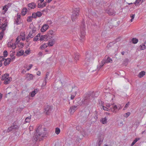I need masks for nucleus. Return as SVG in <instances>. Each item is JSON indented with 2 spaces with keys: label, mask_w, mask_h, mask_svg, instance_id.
Masks as SVG:
<instances>
[{
  "label": "nucleus",
  "mask_w": 146,
  "mask_h": 146,
  "mask_svg": "<svg viewBox=\"0 0 146 146\" xmlns=\"http://www.w3.org/2000/svg\"><path fill=\"white\" fill-rule=\"evenodd\" d=\"M95 93L94 92L92 91L89 92L85 98L82 100V104L86 105H88L90 100H92L94 97L96 96H95Z\"/></svg>",
  "instance_id": "1"
},
{
  "label": "nucleus",
  "mask_w": 146,
  "mask_h": 146,
  "mask_svg": "<svg viewBox=\"0 0 146 146\" xmlns=\"http://www.w3.org/2000/svg\"><path fill=\"white\" fill-rule=\"evenodd\" d=\"M41 127V126H39L36 131V135L34 138V139L35 141L39 140L40 141L42 140V138L46 136V133L45 132L43 133L40 132V130Z\"/></svg>",
  "instance_id": "2"
},
{
  "label": "nucleus",
  "mask_w": 146,
  "mask_h": 146,
  "mask_svg": "<svg viewBox=\"0 0 146 146\" xmlns=\"http://www.w3.org/2000/svg\"><path fill=\"white\" fill-rule=\"evenodd\" d=\"M94 59L93 54L87 52L85 60V65L86 66H88L91 64L93 62Z\"/></svg>",
  "instance_id": "3"
},
{
  "label": "nucleus",
  "mask_w": 146,
  "mask_h": 146,
  "mask_svg": "<svg viewBox=\"0 0 146 146\" xmlns=\"http://www.w3.org/2000/svg\"><path fill=\"white\" fill-rule=\"evenodd\" d=\"M80 11V8H78L75 9L73 11L72 14V20L73 21H75L79 15V12Z\"/></svg>",
  "instance_id": "4"
},
{
  "label": "nucleus",
  "mask_w": 146,
  "mask_h": 146,
  "mask_svg": "<svg viewBox=\"0 0 146 146\" xmlns=\"http://www.w3.org/2000/svg\"><path fill=\"white\" fill-rule=\"evenodd\" d=\"M2 80H5L4 82V84H9L11 80V78L9 77V74H6L3 75L1 78Z\"/></svg>",
  "instance_id": "5"
},
{
  "label": "nucleus",
  "mask_w": 146,
  "mask_h": 146,
  "mask_svg": "<svg viewBox=\"0 0 146 146\" xmlns=\"http://www.w3.org/2000/svg\"><path fill=\"white\" fill-rule=\"evenodd\" d=\"M85 27V23L84 21H83L82 22V29L83 31L81 32V35H80V39L82 41L83 40L85 37V33L84 31Z\"/></svg>",
  "instance_id": "6"
},
{
  "label": "nucleus",
  "mask_w": 146,
  "mask_h": 146,
  "mask_svg": "<svg viewBox=\"0 0 146 146\" xmlns=\"http://www.w3.org/2000/svg\"><path fill=\"white\" fill-rule=\"evenodd\" d=\"M119 110L116 105L112 104L110 108L111 111L114 113H116Z\"/></svg>",
  "instance_id": "7"
},
{
  "label": "nucleus",
  "mask_w": 146,
  "mask_h": 146,
  "mask_svg": "<svg viewBox=\"0 0 146 146\" xmlns=\"http://www.w3.org/2000/svg\"><path fill=\"white\" fill-rule=\"evenodd\" d=\"M53 109L52 106H51L47 105L45 108V112L47 115H49Z\"/></svg>",
  "instance_id": "8"
},
{
  "label": "nucleus",
  "mask_w": 146,
  "mask_h": 146,
  "mask_svg": "<svg viewBox=\"0 0 146 146\" xmlns=\"http://www.w3.org/2000/svg\"><path fill=\"white\" fill-rule=\"evenodd\" d=\"M102 61L104 64L108 63H111L112 62V59L107 56H105Z\"/></svg>",
  "instance_id": "9"
},
{
  "label": "nucleus",
  "mask_w": 146,
  "mask_h": 146,
  "mask_svg": "<svg viewBox=\"0 0 146 146\" xmlns=\"http://www.w3.org/2000/svg\"><path fill=\"white\" fill-rule=\"evenodd\" d=\"M78 90V89L77 87H74L72 88L71 91L74 92V94L71 95V99L73 100L74 99L75 96L76 95Z\"/></svg>",
  "instance_id": "10"
},
{
  "label": "nucleus",
  "mask_w": 146,
  "mask_h": 146,
  "mask_svg": "<svg viewBox=\"0 0 146 146\" xmlns=\"http://www.w3.org/2000/svg\"><path fill=\"white\" fill-rule=\"evenodd\" d=\"M19 128V127L18 125H14V124H13V125L9 127L7 129V131L9 132L13 130L18 129Z\"/></svg>",
  "instance_id": "11"
},
{
  "label": "nucleus",
  "mask_w": 146,
  "mask_h": 146,
  "mask_svg": "<svg viewBox=\"0 0 146 146\" xmlns=\"http://www.w3.org/2000/svg\"><path fill=\"white\" fill-rule=\"evenodd\" d=\"M106 12L109 15H115V12L113 9L109 8L106 10Z\"/></svg>",
  "instance_id": "12"
},
{
  "label": "nucleus",
  "mask_w": 146,
  "mask_h": 146,
  "mask_svg": "<svg viewBox=\"0 0 146 146\" xmlns=\"http://www.w3.org/2000/svg\"><path fill=\"white\" fill-rule=\"evenodd\" d=\"M77 106H73L70 107L69 111L71 114H73L74 112L77 109Z\"/></svg>",
  "instance_id": "13"
},
{
  "label": "nucleus",
  "mask_w": 146,
  "mask_h": 146,
  "mask_svg": "<svg viewBox=\"0 0 146 146\" xmlns=\"http://www.w3.org/2000/svg\"><path fill=\"white\" fill-rule=\"evenodd\" d=\"M29 9H34L35 8L36 5L34 3H29L28 5Z\"/></svg>",
  "instance_id": "14"
},
{
  "label": "nucleus",
  "mask_w": 146,
  "mask_h": 146,
  "mask_svg": "<svg viewBox=\"0 0 146 146\" xmlns=\"http://www.w3.org/2000/svg\"><path fill=\"white\" fill-rule=\"evenodd\" d=\"M83 116V117L82 118V119L85 121L88 118V113H86V112H83L82 114Z\"/></svg>",
  "instance_id": "15"
},
{
  "label": "nucleus",
  "mask_w": 146,
  "mask_h": 146,
  "mask_svg": "<svg viewBox=\"0 0 146 146\" xmlns=\"http://www.w3.org/2000/svg\"><path fill=\"white\" fill-rule=\"evenodd\" d=\"M26 78H27L28 81H30V80L33 79V75L31 74H26Z\"/></svg>",
  "instance_id": "16"
},
{
  "label": "nucleus",
  "mask_w": 146,
  "mask_h": 146,
  "mask_svg": "<svg viewBox=\"0 0 146 146\" xmlns=\"http://www.w3.org/2000/svg\"><path fill=\"white\" fill-rule=\"evenodd\" d=\"M48 26L46 24L44 25L41 29V32H44L48 28Z\"/></svg>",
  "instance_id": "17"
},
{
  "label": "nucleus",
  "mask_w": 146,
  "mask_h": 146,
  "mask_svg": "<svg viewBox=\"0 0 146 146\" xmlns=\"http://www.w3.org/2000/svg\"><path fill=\"white\" fill-rule=\"evenodd\" d=\"M11 59L10 58H8L5 60V61L4 62V65L6 66L8 65H9L11 61Z\"/></svg>",
  "instance_id": "18"
},
{
  "label": "nucleus",
  "mask_w": 146,
  "mask_h": 146,
  "mask_svg": "<svg viewBox=\"0 0 146 146\" xmlns=\"http://www.w3.org/2000/svg\"><path fill=\"white\" fill-rule=\"evenodd\" d=\"M80 133L82 135H81L83 136V137L85 136H87L88 134L85 130L82 129L80 131Z\"/></svg>",
  "instance_id": "19"
},
{
  "label": "nucleus",
  "mask_w": 146,
  "mask_h": 146,
  "mask_svg": "<svg viewBox=\"0 0 146 146\" xmlns=\"http://www.w3.org/2000/svg\"><path fill=\"white\" fill-rule=\"evenodd\" d=\"M30 28L32 29V31H31L32 33L35 34V32L36 31V28L34 27L33 25L31 24L30 25Z\"/></svg>",
  "instance_id": "20"
},
{
  "label": "nucleus",
  "mask_w": 146,
  "mask_h": 146,
  "mask_svg": "<svg viewBox=\"0 0 146 146\" xmlns=\"http://www.w3.org/2000/svg\"><path fill=\"white\" fill-rule=\"evenodd\" d=\"M7 25V24L6 23H5L2 25H0V26L1 27V29L2 30V31H3L4 32V31L6 29Z\"/></svg>",
  "instance_id": "21"
},
{
  "label": "nucleus",
  "mask_w": 146,
  "mask_h": 146,
  "mask_svg": "<svg viewBox=\"0 0 146 146\" xmlns=\"http://www.w3.org/2000/svg\"><path fill=\"white\" fill-rule=\"evenodd\" d=\"M23 53L24 51L21 50L17 53L16 55L18 56H21L23 54Z\"/></svg>",
  "instance_id": "22"
},
{
  "label": "nucleus",
  "mask_w": 146,
  "mask_h": 146,
  "mask_svg": "<svg viewBox=\"0 0 146 146\" xmlns=\"http://www.w3.org/2000/svg\"><path fill=\"white\" fill-rule=\"evenodd\" d=\"M145 71H142L139 73L138 76L139 77L141 78L144 75H145Z\"/></svg>",
  "instance_id": "23"
},
{
  "label": "nucleus",
  "mask_w": 146,
  "mask_h": 146,
  "mask_svg": "<svg viewBox=\"0 0 146 146\" xmlns=\"http://www.w3.org/2000/svg\"><path fill=\"white\" fill-rule=\"evenodd\" d=\"M27 12V9L26 8H23L21 11V14L23 16L25 15Z\"/></svg>",
  "instance_id": "24"
},
{
  "label": "nucleus",
  "mask_w": 146,
  "mask_h": 146,
  "mask_svg": "<svg viewBox=\"0 0 146 146\" xmlns=\"http://www.w3.org/2000/svg\"><path fill=\"white\" fill-rule=\"evenodd\" d=\"M45 37L46 38V40H48L52 37V36L51 35H49L48 33L47 35H45Z\"/></svg>",
  "instance_id": "25"
},
{
  "label": "nucleus",
  "mask_w": 146,
  "mask_h": 146,
  "mask_svg": "<svg viewBox=\"0 0 146 146\" xmlns=\"http://www.w3.org/2000/svg\"><path fill=\"white\" fill-rule=\"evenodd\" d=\"M46 2H45L41 5L40 4L38 3V8H42L45 7L46 5Z\"/></svg>",
  "instance_id": "26"
},
{
  "label": "nucleus",
  "mask_w": 146,
  "mask_h": 146,
  "mask_svg": "<svg viewBox=\"0 0 146 146\" xmlns=\"http://www.w3.org/2000/svg\"><path fill=\"white\" fill-rule=\"evenodd\" d=\"M107 119L105 117L104 118H102V119L100 120L101 122L103 124H105L107 123Z\"/></svg>",
  "instance_id": "27"
},
{
  "label": "nucleus",
  "mask_w": 146,
  "mask_h": 146,
  "mask_svg": "<svg viewBox=\"0 0 146 146\" xmlns=\"http://www.w3.org/2000/svg\"><path fill=\"white\" fill-rule=\"evenodd\" d=\"M103 138L99 139L98 140V143L96 145L97 146H100L102 143Z\"/></svg>",
  "instance_id": "28"
},
{
  "label": "nucleus",
  "mask_w": 146,
  "mask_h": 146,
  "mask_svg": "<svg viewBox=\"0 0 146 146\" xmlns=\"http://www.w3.org/2000/svg\"><path fill=\"white\" fill-rule=\"evenodd\" d=\"M141 50H143L145 49L146 48V46L145 44H142L139 46Z\"/></svg>",
  "instance_id": "29"
},
{
  "label": "nucleus",
  "mask_w": 146,
  "mask_h": 146,
  "mask_svg": "<svg viewBox=\"0 0 146 146\" xmlns=\"http://www.w3.org/2000/svg\"><path fill=\"white\" fill-rule=\"evenodd\" d=\"M139 139V138H135L131 145V146H133Z\"/></svg>",
  "instance_id": "30"
},
{
  "label": "nucleus",
  "mask_w": 146,
  "mask_h": 146,
  "mask_svg": "<svg viewBox=\"0 0 146 146\" xmlns=\"http://www.w3.org/2000/svg\"><path fill=\"white\" fill-rule=\"evenodd\" d=\"M47 46V44H44L40 46V48L41 49H42L46 48Z\"/></svg>",
  "instance_id": "31"
},
{
  "label": "nucleus",
  "mask_w": 146,
  "mask_h": 146,
  "mask_svg": "<svg viewBox=\"0 0 146 146\" xmlns=\"http://www.w3.org/2000/svg\"><path fill=\"white\" fill-rule=\"evenodd\" d=\"M104 64L102 61L100 63V64L99 66H98V67L97 69L98 70H99V69L102 67V66L104 65Z\"/></svg>",
  "instance_id": "32"
},
{
  "label": "nucleus",
  "mask_w": 146,
  "mask_h": 146,
  "mask_svg": "<svg viewBox=\"0 0 146 146\" xmlns=\"http://www.w3.org/2000/svg\"><path fill=\"white\" fill-rule=\"evenodd\" d=\"M138 40L137 39L135 38H133L132 39V42L134 44H135L137 43Z\"/></svg>",
  "instance_id": "33"
},
{
  "label": "nucleus",
  "mask_w": 146,
  "mask_h": 146,
  "mask_svg": "<svg viewBox=\"0 0 146 146\" xmlns=\"http://www.w3.org/2000/svg\"><path fill=\"white\" fill-rule=\"evenodd\" d=\"M31 116L27 117L25 119V121L26 123L29 122L30 121Z\"/></svg>",
  "instance_id": "34"
},
{
  "label": "nucleus",
  "mask_w": 146,
  "mask_h": 146,
  "mask_svg": "<svg viewBox=\"0 0 146 146\" xmlns=\"http://www.w3.org/2000/svg\"><path fill=\"white\" fill-rule=\"evenodd\" d=\"M40 38L39 40L40 41H42L43 40H46V37H45V35H42L40 37Z\"/></svg>",
  "instance_id": "35"
},
{
  "label": "nucleus",
  "mask_w": 146,
  "mask_h": 146,
  "mask_svg": "<svg viewBox=\"0 0 146 146\" xmlns=\"http://www.w3.org/2000/svg\"><path fill=\"white\" fill-rule=\"evenodd\" d=\"M4 32L3 31H1L0 32V40H1L2 39L3 36L4 34Z\"/></svg>",
  "instance_id": "36"
},
{
  "label": "nucleus",
  "mask_w": 146,
  "mask_h": 146,
  "mask_svg": "<svg viewBox=\"0 0 146 146\" xmlns=\"http://www.w3.org/2000/svg\"><path fill=\"white\" fill-rule=\"evenodd\" d=\"M60 132V130L59 128L56 127L55 129V133L56 134H58Z\"/></svg>",
  "instance_id": "37"
},
{
  "label": "nucleus",
  "mask_w": 146,
  "mask_h": 146,
  "mask_svg": "<svg viewBox=\"0 0 146 146\" xmlns=\"http://www.w3.org/2000/svg\"><path fill=\"white\" fill-rule=\"evenodd\" d=\"M12 52V53H11V54H10V56H11V57H12V59L13 60H14V59H15V56H13L14 55V54H15V51H14V52L13 51V52H12L11 51L10 52Z\"/></svg>",
  "instance_id": "38"
},
{
  "label": "nucleus",
  "mask_w": 146,
  "mask_h": 146,
  "mask_svg": "<svg viewBox=\"0 0 146 146\" xmlns=\"http://www.w3.org/2000/svg\"><path fill=\"white\" fill-rule=\"evenodd\" d=\"M83 136L80 135L79 136H77L76 137V140L78 141H79L83 138Z\"/></svg>",
  "instance_id": "39"
},
{
  "label": "nucleus",
  "mask_w": 146,
  "mask_h": 146,
  "mask_svg": "<svg viewBox=\"0 0 146 146\" xmlns=\"http://www.w3.org/2000/svg\"><path fill=\"white\" fill-rule=\"evenodd\" d=\"M21 38L22 40L24 41L25 39V35L23 33L20 35Z\"/></svg>",
  "instance_id": "40"
},
{
  "label": "nucleus",
  "mask_w": 146,
  "mask_h": 146,
  "mask_svg": "<svg viewBox=\"0 0 146 146\" xmlns=\"http://www.w3.org/2000/svg\"><path fill=\"white\" fill-rule=\"evenodd\" d=\"M135 16V14H131L130 17L131 18V19L130 20V21L131 22L133 21V20Z\"/></svg>",
  "instance_id": "41"
},
{
  "label": "nucleus",
  "mask_w": 146,
  "mask_h": 146,
  "mask_svg": "<svg viewBox=\"0 0 146 146\" xmlns=\"http://www.w3.org/2000/svg\"><path fill=\"white\" fill-rule=\"evenodd\" d=\"M79 54L78 53H76L75 54V59L77 60H78L79 57Z\"/></svg>",
  "instance_id": "42"
},
{
  "label": "nucleus",
  "mask_w": 146,
  "mask_h": 146,
  "mask_svg": "<svg viewBox=\"0 0 146 146\" xmlns=\"http://www.w3.org/2000/svg\"><path fill=\"white\" fill-rule=\"evenodd\" d=\"M30 38H32L35 35V34L32 33L31 31H30L29 32V34Z\"/></svg>",
  "instance_id": "43"
},
{
  "label": "nucleus",
  "mask_w": 146,
  "mask_h": 146,
  "mask_svg": "<svg viewBox=\"0 0 146 146\" xmlns=\"http://www.w3.org/2000/svg\"><path fill=\"white\" fill-rule=\"evenodd\" d=\"M32 17L31 16H29L27 19V21L28 22H31L32 21Z\"/></svg>",
  "instance_id": "44"
},
{
  "label": "nucleus",
  "mask_w": 146,
  "mask_h": 146,
  "mask_svg": "<svg viewBox=\"0 0 146 146\" xmlns=\"http://www.w3.org/2000/svg\"><path fill=\"white\" fill-rule=\"evenodd\" d=\"M21 39L20 36H18L16 40V43H18L20 41Z\"/></svg>",
  "instance_id": "45"
},
{
  "label": "nucleus",
  "mask_w": 146,
  "mask_h": 146,
  "mask_svg": "<svg viewBox=\"0 0 146 146\" xmlns=\"http://www.w3.org/2000/svg\"><path fill=\"white\" fill-rule=\"evenodd\" d=\"M37 17H40L42 16V14L40 12L38 11L36 13Z\"/></svg>",
  "instance_id": "46"
},
{
  "label": "nucleus",
  "mask_w": 146,
  "mask_h": 146,
  "mask_svg": "<svg viewBox=\"0 0 146 146\" xmlns=\"http://www.w3.org/2000/svg\"><path fill=\"white\" fill-rule=\"evenodd\" d=\"M54 42L53 41H50L48 43V45L50 46H52L54 44Z\"/></svg>",
  "instance_id": "47"
},
{
  "label": "nucleus",
  "mask_w": 146,
  "mask_h": 146,
  "mask_svg": "<svg viewBox=\"0 0 146 146\" xmlns=\"http://www.w3.org/2000/svg\"><path fill=\"white\" fill-rule=\"evenodd\" d=\"M6 7L7 5H5L3 7V10H4V11L5 12L7 11L8 9V7Z\"/></svg>",
  "instance_id": "48"
},
{
  "label": "nucleus",
  "mask_w": 146,
  "mask_h": 146,
  "mask_svg": "<svg viewBox=\"0 0 146 146\" xmlns=\"http://www.w3.org/2000/svg\"><path fill=\"white\" fill-rule=\"evenodd\" d=\"M31 17H32V18H36L37 17L36 13H33L32 14V16Z\"/></svg>",
  "instance_id": "49"
},
{
  "label": "nucleus",
  "mask_w": 146,
  "mask_h": 146,
  "mask_svg": "<svg viewBox=\"0 0 146 146\" xmlns=\"http://www.w3.org/2000/svg\"><path fill=\"white\" fill-rule=\"evenodd\" d=\"M3 55L4 57H6L8 55L7 52L6 50H5L3 52Z\"/></svg>",
  "instance_id": "50"
},
{
  "label": "nucleus",
  "mask_w": 146,
  "mask_h": 146,
  "mask_svg": "<svg viewBox=\"0 0 146 146\" xmlns=\"http://www.w3.org/2000/svg\"><path fill=\"white\" fill-rule=\"evenodd\" d=\"M5 59L3 56H1L0 57V62H2Z\"/></svg>",
  "instance_id": "51"
},
{
  "label": "nucleus",
  "mask_w": 146,
  "mask_h": 146,
  "mask_svg": "<svg viewBox=\"0 0 146 146\" xmlns=\"http://www.w3.org/2000/svg\"><path fill=\"white\" fill-rule=\"evenodd\" d=\"M11 47L13 49H15L16 48V45L15 44L12 43V46Z\"/></svg>",
  "instance_id": "52"
},
{
  "label": "nucleus",
  "mask_w": 146,
  "mask_h": 146,
  "mask_svg": "<svg viewBox=\"0 0 146 146\" xmlns=\"http://www.w3.org/2000/svg\"><path fill=\"white\" fill-rule=\"evenodd\" d=\"M38 36H35L33 38V40L35 41H36L38 39Z\"/></svg>",
  "instance_id": "53"
},
{
  "label": "nucleus",
  "mask_w": 146,
  "mask_h": 146,
  "mask_svg": "<svg viewBox=\"0 0 146 146\" xmlns=\"http://www.w3.org/2000/svg\"><path fill=\"white\" fill-rule=\"evenodd\" d=\"M125 116L126 117H128L130 114V112H128L125 113Z\"/></svg>",
  "instance_id": "54"
},
{
  "label": "nucleus",
  "mask_w": 146,
  "mask_h": 146,
  "mask_svg": "<svg viewBox=\"0 0 146 146\" xmlns=\"http://www.w3.org/2000/svg\"><path fill=\"white\" fill-rule=\"evenodd\" d=\"M48 33L52 36V34H53V31L52 30H50L48 32Z\"/></svg>",
  "instance_id": "55"
},
{
  "label": "nucleus",
  "mask_w": 146,
  "mask_h": 146,
  "mask_svg": "<svg viewBox=\"0 0 146 146\" xmlns=\"http://www.w3.org/2000/svg\"><path fill=\"white\" fill-rule=\"evenodd\" d=\"M15 21H16V24L17 25H19L20 24V23L19 21V19H16V20Z\"/></svg>",
  "instance_id": "56"
},
{
  "label": "nucleus",
  "mask_w": 146,
  "mask_h": 146,
  "mask_svg": "<svg viewBox=\"0 0 146 146\" xmlns=\"http://www.w3.org/2000/svg\"><path fill=\"white\" fill-rule=\"evenodd\" d=\"M31 97H34L36 94L33 91L31 94Z\"/></svg>",
  "instance_id": "57"
},
{
  "label": "nucleus",
  "mask_w": 146,
  "mask_h": 146,
  "mask_svg": "<svg viewBox=\"0 0 146 146\" xmlns=\"http://www.w3.org/2000/svg\"><path fill=\"white\" fill-rule=\"evenodd\" d=\"M43 55V54L41 52H39L38 54V57L41 56Z\"/></svg>",
  "instance_id": "58"
},
{
  "label": "nucleus",
  "mask_w": 146,
  "mask_h": 146,
  "mask_svg": "<svg viewBox=\"0 0 146 146\" xmlns=\"http://www.w3.org/2000/svg\"><path fill=\"white\" fill-rule=\"evenodd\" d=\"M112 104H107V105H106V106L108 107V108H110L111 106L112 105Z\"/></svg>",
  "instance_id": "59"
},
{
  "label": "nucleus",
  "mask_w": 146,
  "mask_h": 146,
  "mask_svg": "<svg viewBox=\"0 0 146 146\" xmlns=\"http://www.w3.org/2000/svg\"><path fill=\"white\" fill-rule=\"evenodd\" d=\"M129 102H128V103H127L125 105L124 108H127V107H128V106H129Z\"/></svg>",
  "instance_id": "60"
},
{
  "label": "nucleus",
  "mask_w": 146,
  "mask_h": 146,
  "mask_svg": "<svg viewBox=\"0 0 146 146\" xmlns=\"http://www.w3.org/2000/svg\"><path fill=\"white\" fill-rule=\"evenodd\" d=\"M33 92H34L35 93V94H36L38 92V90L37 89H35L33 91Z\"/></svg>",
  "instance_id": "61"
},
{
  "label": "nucleus",
  "mask_w": 146,
  "mask_h": 146,
  "mask_svg": "<svg viewBox=\"0 0 146 146\" xmlns=\"http://www.w3.org/2000/svg\"><path fill=\"white\" fill-rule=\"evenodd\" d=\"M123 125V121H121L119 123V125L120 126H122Z\"/></svg>",
  "instance_id": "62"
},
{
  "label": "nucleus",
  "mask_w": 146,
  "mask_h": 146,
  "mask_svg": "<svg viewBox=\"0 0 146 146\" xmlns=\"http://www.w3.org/2000/svg\"><path fill=\"white\" fill-rule=\"evenodd\" d=\"M103 109L104 110H105V111H107V110L108 109V108H107V107H105V106H103Z\"/></svg>",
  "instance_id": "63"
},
{
  "label": "nucleus",
  "mask_w": 146,
  "mask_h": 146,
  "mask_svg": "<svg viewBox=\"0 0 146 146\" xmlns=\"http://www.w3.org/2000/svg\"><path fill=\"white\" fill-rule=\"evenodd\" d=\"M121 38L119 37L117 39H116V42H119Z\"/></svg>",
  "instance_id": "64"
}]
</instances>
